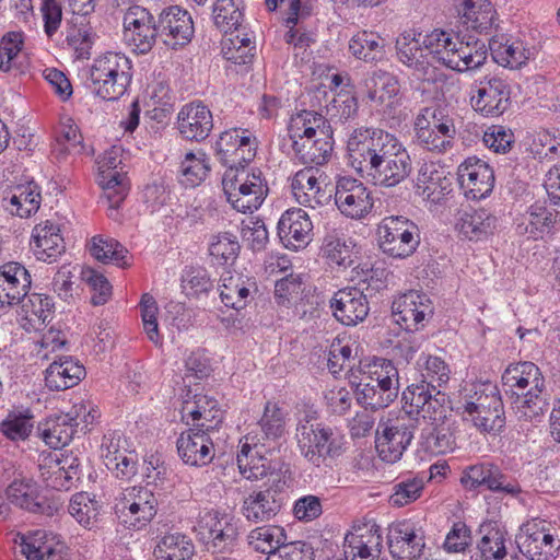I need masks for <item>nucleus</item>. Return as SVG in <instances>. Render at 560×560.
Instances as JSON below:
<instances>
[{
  "label": "nucleus",
  "instance_id": "nucleus-1",
  "mask_svg": "<svg viewBox=\"0 0 560 560\" xmlns=\"http://www.w3.org/2000/svg\"><path fill=\"white\" fill-rule=\"evenodd\" d=\"M347 151L351 166L375 185L397 186L412 171V162L404 144L395 135L381 128H355L349 135Z\"/></svg>",
  "mask_w": 560,
  "mask_h": 560
},
{
  "label": "nucleus",
  "instance_id": "nucleus-2",
  "mask_svg": "<svg viewBox=\"0 0 560 560\" xmlns=\"http://www.w3.org/2000/svg\"><path fill=\"white\" fill-rule=\"evenodd\" d=\"M501 383L512 408L521 418L539 421L548 411L550 395L546 380L534 362L510 363L502 373Z\"/></svg>",
  "mask_w": 560,
  "mask_h": 560
},
{
  "label": "nucleus",
  "instance_id": "nucleus-3",
  "mask_svg": "<svg viewBox=\"0 0 560 560\" xmlns=\"http://www.w3.org/2000/svg\"><path fill=\"white\" fill-rule=\"evenodd\" d=\"M429 48L436 63L457 72L480 68L488 58V48L479 39L464 40L458 34L434 30L429 34Z\"/></svg>",
  "mask_w": 560,
  "mask_h": 560
},
{
  "label": "nucleus",
  "instance_id": "nucleus-4",
  "mask_svg": "<svg viewBox=\"0 0 560 560\" xmlns=\"http://www.w3.org/2000/svg\"><path fill=\"white\" fill-rule=\"evenodd\" d=\"M132 80L131 60L121 52L107 51L94 59L89 89L105 101L122 96Z\"/></svg>",
  "mask_w": 560,
  "mask_h": 560
},
{
  "label": "nucleus",
  "instance_id": "nucleus-5",
  "mask_svg": "<svg viewBox=\"0 0 560 560\" xmlns=\"http://www.w3.org/2000/svg\"><path fill=\"white\" fill-rule=\"evenodd\" d=\"M222 187L226 200L242 213L257 210L269 190L261 171L249 173L245 167L228 168L222 178Z\"/></svg>",
  "mask_w": 560,
  "mask_h": 560
},
{
  "label": "nucleus",
  "instance_id": "nucleus-6",
  "mask_svg": "<svg viewBox=\"0 0 560 560\" xmlns=\"http://www.w3.org/2000/svg\"><path fill=\"white\" fill-rule=\"evenodd\" d=\"M295 431L301 455L316 467L324 464L327 458H337L345 452V436L325 423L312 424L304 421L296 424Z\"/></svg>",
  "mask_w": 560,
  "mask_h": 560
},
{
  "label": "nucleus",
  "instance_id": "nucleus-7",
  "mask_svg": "<svg viewBox=\"0 0 560 560\" xmlns=\"http://www.w3.org/2000/svg\"><path fill=\"white\" fill-rule=\"evenodd\" d=\"M465 419L486 433L500 432L505 425L504 406L499 389L491 383L474 385L463 405Z\"/></svg>",
  "mask_w": 560,
  "mask_h": 560
},
{
  "label": "nucleus",
  "instance_id": "nucleus-8",
  "mask_svg": "<svg viewBox=\"0 0 560 560\" xmlns=\"http://www.w3.org/2000/svg\"><path fill=\"white\" fill-rule=\"evenodd\" d=\"M159 501L148 487L132 486L122 489L115 498L114 513L127 529L145 528L158 513Z\"/></svg>",
  "mask_w": 560,
  "mask_h": 560
},
{
  "label": "nucleus",
  "instance_id": "nucleus-9",
  "mask_svg": "<svg viewBox=\"0 0 560 560\" xmlns=\"http://www.w3.org/2000/svg\"><path fill=\"white\" fill-rule=\"evenodd\" d=\"M378 246L393 258L405 259L416 253L420 245V229L405 215H388L377 225Z\"/></svg>",
  "mask_w": 560,
  "mask_h": 560
},
{
  "label": "nucleus",
  "instance_id": "nucleus-10",
  "mask_svg": "<svg viewBox=\"0 0 560 560\" xmlns=\"http://www.w3.org/2000/svg\"><path fill=\"white\" fill-rule=\"evenodd\" d=\"M516 538L521 552L529 560H556L559 556L558 530L546 520L527 521Z\"/></svg>",
  "mask_w": 560,
  "mask_h": 560
},
{
  "label": "nucleus",
  "instance_id": "nucleus-11",
  "mask_svg": "<svg viewBox=\"0 0 560 560\" xmlns=\"http://www.w3.org/2000/svg\"><path fill=\"white\" fill-rule=\"evenodd\" d=\"M418 419L399 416L396 419L378 423L375 436V447L383 462H398L410 445Z\"/></svg>",
  "mask_w": 560,
  "mask_h": 560
},
{
  "label": "nucleus",
  "instance_id": "nucleus-12",
  "mask_svg": "<svg viewBox=\"0 0 560 560\" xmlns=\"http://www.w3.org/2000/svg\"><path fill=\"white\" fill-rule=\"evenodd\" d=\"M124 40L139 55H145L152 50L158 39V15L154 16L144 7L129 5L122 18Z\"/></svg>",
  "mask_w": 560,
  "mask_h": 560
},
{
  "label": "nucleus",
  "instance_id": "nucleus-13",
  "mask_svg": "<svg viewBox=\"0 0 560 560\" xmlns=\"http://www.w3.org/2000/svg\"><path fill=\"white\" fill-rule=\"evenodd\" d=\"M470 104L485 117H499L511 106V86L498 75H486L472 88Z\"/></svg>",
  "mask_w": 560,
  "mask_h": 560
},
{
  "label": "nucleus",
  "instance_id": "nucleus-14",
  "mask_svg": "<svg viewBox=\"0 0 560 560\" xmlns=\"http://www.w3.org/2000/svg\"><path fill=\"white\" fill-rule=\"evenodd\" d=\"M198 525L208 551L225 553L236 546L238 526L233 516L210 510L200 515Z\"/></svg>",
  "mask_w": 560,
  "mask_h": 560
},
{
  "label": "nucleus",
  "instance_id": "nucleus-15",
  "mask_svg": "<svg viewBox=\"0 0 560 560\" xmlns=\"http://www.w3.org/2000/svg\"><path fill=\"white\" fill-rule=\"evenodd\" d=\"M257 138L244 128L223 131L215 143L220 161L228 167H245L256 156Z\"/></svg>",
  "mask_w": 560,
  "mask_h": 560
},
{
  "label": "nucleus",
  "instance_id": "nucleus-16",
  "mask_svg": "<svg viewBox=\"0 0 560 560\" xmlns=\"http://www.w3.org/2000/svg\"><path fill=\"white\" fill-rule=\"evenodd\" d=\"M158 30L160 40L173 50L188 45L195 34L190 13L179 5H170L159 11Z\"/></svg>",
  "mask_w": 560,
  "mask_h": 560
},
{
  "label": "nucleus",
  "instance_id": "nucleus-17",
  "mask_svg": "<svg viewBox=\"0 0 560 560\" xmlns=\"http://www.w3.org/2000/svg\"><path fill=\"white\" fill-rule=\"evenodd\" d=\"M392 314L402 329L418 331L432 317L433 306L427 294L411 290L393 301Z\"/></svg>",
  "mask_w": 560,
  "mask_h": 560
},
{
  "label": "nucleus",
  "instance_id": "nucleus-18",
  "mask_svg": "<svg viewBox=\"0 0 560 560\" xmlns=\"http://www.w3.org/2000/svg\"><path fill=\"white\" fill-rule=\"evenodd\" d=\"M429 34L420 42L415 34L405 32L396 40L398 60L413 69L423 81H434L436 63L429 48Z\"/></svg>",
  "mask_w": 560,
  "mask_h": 560
},
{
  "label": "nucleus",
  "instance_id": "nucleus-19",
  "mask_svg": "<svg viewBox=\"0 0 560 560\" xmlns=\"http://www.w3.org/2000/svg\"><path fill=\"white\" fill-rule=\"evenodd\" d=\"M335 203L343 215L360 220L372 211L373 198L360 180L340 177L336 183Z\"/></svg>",
  "mask_w": 560,
  "mask_h": 560
},
{
  "label": "nucleus",
  "instance_id": "nucleus-20",
  "mask_svg": "<svg viewBox=\"0 0 560 560\" xmlns=\"http://www.w3.org/2000/svg\"><path fill=\"white\" fill-rule=\"evenodd\" d=\"M182 418L190 428L217 434L223 422V410L215 398L195 394L184 400Z\"/></svg>",
  "mask_w": 560,
  "mask_h": 560
},
{
  "label": "nucleus",
  "instance_id": "nucleus-21",
  "mask_svg": "<svg viewBox=\"0 0 560 560\" xmlns=\"http://www.w3.org/2000/svg\"><path fill=\"white\" fill-rule=\"evenodd\" d=\"M457 179L467 198L481 199L494 187V172L483 160L469 156L457 168Z\"/></svg>",
  "mask_w": 560,
  "mask_h": 560
},
{
  "label": "nucleus",
  "instance_id": "nucleus-22",
  "mask_svg": "<svg viewBox=\"0 0 560 560\" xmlns=\"http://www.w3.org/2000/svg\"><path fill=\"white\" fill-rule=\"evenodd\" d=\"M277 234L281 244L291 250L305 248L313 237V222L302 208L285 210L277 224Z\"/></svg>",
  "mask_w": 560,
  "mask_h": 560
},
{
  "label": "nucleus",
  "instance_id": "nucleus-23",
  "mask_svg": "<svg viewBox=\"0 0 560 560\" xmlns=\"http://www.w3.org/2000/svg\"><path fill=\"white\" fill-rule=\"evenodd\" d=\"M214 435L197 428L182 432L176 441V447L183 463L192 467L210 464L215 456Z\"/></svg>",
  "mask_w": 560,
  "mask_h": 560
},
{
  "label": "nucleus",
  "instance_id": "nucleus-24",
  "mask_svg": "<svg viewBox=\"0 0 560 560\" xmlns=\"http://www.w3.org/2000/svg\"><path fill=\"white\" fill-rule=\"evenodd\" d=\"M329 305L335 318L345 326L362 323L370 312L366 295L357 287H348L335 292Z\"/></svg>",
  "mask_w": 560,
  "mask_h": 560
},
{
  "label": "nucleus",
  "instance_id": "nucleus-25",
  "mask_svg": "<svg viewBox=\"0 0 560 560\" xmlns=\"http://www.w3.org/2000/svg\"><path fill=\"white\" fill-rule=\"evenodd\" d=\"M284 499V493L275 487L254 490L243 499L241 512L248 522H268L281 511Z\"/></svg>",
  "mask_w": 560,
  "mask_h": 560
},
{
  "label": "nucleus",
  "instance_id": "nucleus-26",
  "mask_svg": "<svg viewBox=\"0 0 560 560\" xmlns=\"http://www.w3.org/2000/svg\"><path fill=\"white\" fill-rule=\"evenodd\" d=\"M212 128V113L201 102L186 104L177 114V129L186 140L201 142L209 137Z\"/></svg>",
  "mask_w": 560,
  "mask_h": 560
},
{
  "label": "nucleus",
  "instance_id": "nucleus-27",
  "mask_svg": "<svg viewBox=\"0 0 560 560\" xmlns=\"http://www.w3.org/2000/svg\"><path fill=\"white\" fill-rule=\"evenodd\" d=\"M387 545L394 559L417 560L422 555L424 539L417 534L413 524L399 522L388 527Z\"/></svg>",
  "mask_w": 560,
  "mask_h": 560
},
{
  "label": "nucleus",
  "instance_id": "nucleus-28",
  "mask_svg": "<svg viewBox=\"0 0 560 560\" xmlns=\"http://www.w3.org/2000/svg\"><path fill=\"white\" fill-rule=\"evenodd\" d=\"M32 278L28 270L16 261L0 267V307L19 304L30 291Z\"/></svg>",
  "mask_w": 560,
  "mask_h": 560
},
{
  "label": "nucleus",
  "instance_id": "nucleus-29",
  "mask_svg": "<svg viewBox=\"0 0 560 560\" xmlns=\"http://www.w3.org/2000/svg\"><path fill=\"white\" fill-rule=\"evenodd\" d=\"M42 477L47 487L58 491H69L82 478L81 459L71 453L62 454L54 465L42 468Z\"/></svg>",
  "mask_w": 560,
  "mask_h": 560
},
{
  "label": "nucleus",
  "instance_id": "nucleus-30",
  "mask_svg": "<svg viewBox=\"0 0 560 560\" xmlns=\"http://www.w3.org/2000/svg\"><path fill=\"white\" fill-rule=\"evenodd\" d=\"M86 375L85 368L71 355L55 359L45 370V385L60 392L78 385Z\"/></svg>",
  "mask_w": 560,
  "mask_h": 560
},
{
  "label": "nucleus",
  "instance_id": "nucleus-31",
  "mask_svg": "<svg viewBox=\"0 0 560 560\" xmlns=\"http://www.w3.org/2000/svg\"><path fill=\"white\" fill-rule=\"evenodd\" d=\"M559 228L560 210L551 211L542 205L534 203L518 219L516 230L520 234L538 240L545 234H552Z\"/></svg>",
  "mask_w": 560,
  "mask_h": 560
},
{
  "label": "nucleus",
  "instance_id": "nucleus-32",
  "mask_svg": "<svg viewBox=\"0 0 560 560\" xmlns=\"http://www.w3.org/2000/svg\"><path fill=\"white\" fill-rule=\"evenodd\" d=\"M30 244L35 257L49 264L56 260L66 248L59 225L50 221L35 225Z\"/></svg>",
  "mask_w": 560,
  "mask_h": 560
},
{
  "label": "nucleus",
  "instance_id": "nucleus-33",
  "mask_svg": "<svg viewBox=\"0 0 560 560\" xmlns=\"http://www.w3.org/2000/svg\"><path fill=\"white\" fill-rule=\"evenodd\" d=\"M21 320L25 330H39L52 319L55 303L52 298L42 293H26L19 302Z\"/></svg>",
  "mask_w": 560,
  "mask_h": 560
},
{
  "label": "nucleus",
  "instance_id": "nucleus-34",
  "mask_svg": "<svg viewBox=\"0 0 560 560\" xmlns=\"http://www.w3.org/2000/svg\"><path fill=\"white\" fill-rule=\"evenodd\" d=\"M460 23L479 34H490L497 28V11L489 0H463L458 10Z\"/></svg>",
  "mask_w": 560,
  "mask_h": 560
},
{
  "label": "nucleus",
  "instance_id": "nucleus-35",
  "mask_svg": "<svg viewBox=\"0 0 560 560\" xmlns=\"http://www.w3.org/2000/svg\"><path fill=\"white\" fill-rule=\"evenodd\" d=\"M334 133L330 122L322 114L314 110H301L291 116L288 125V135L291 142L304 140L315 136Z\"/></svg>",
  "mask_w": 560,
  "mask_h": 560
},
{
  "label": "nucleus",
  "instance_id": "nucleus-36",
  "mask_svg": "<svg viewBox=\"0 0 560 560\" xmlns=\"http://www.w3.org/2000/svg\"><path fill=\"white\" fill-rule=\"evenodd\" d=\"M482 536L478 540L471 560H518L516 555L508 551L511 544L506 533L498 527L487 526L481 529Z\"/></svg>",
  "mask_w": 560,
  "mask_h": 560
},
{
  "label": "nucleus",
  "instance_id": "nucleus-37",
  "mask_svg": "<svg viewBox=\"0 0 560 560\" xmlns=\"http://www.w3.org/2000/svg\"><path fill=\"white\" fill-rule=\"evenodd\" d=\"M382 536L372 528L365 534L348 533L345 537L343 553L347 560H380Z\"/></svg>",
  "mask_w": 560,
  "mask_h": 560
},
{
  "label": "nucleus",
  "instance_id": "nucleus-38",
  "mask_svg": "<svg viewBox=\"0 0 560 560\" xmlns=\"http://www.w3.org/2000/svg\"><path fill=\"white\" fill-rule=\"evenodd\" d=\"M294 156L305 165L322 166L326 164L332 153V133L315 136L304 140H294L291 144Z\"/></svg>",
  "mask_w": 560,
  "mask_h": 560
},
{
  "label": "nucleus",
  "instance_id": "nucleus-39",
  "mask_svg": "<svg viewBox=\"0 0 560 560\" xmlns=\"http://www.w3.org/2000/svg\"><path fill=\"white\" fill-rule=\"evenodd\" d=\"M96 33L88 16L72 15L66 28V47L73 51L77 59H89Z\"/></svg>",
  "mask_w": 560,
  "mask_h": 560
},
{
  "label": "nucleus",
  "instance_id": "nucleus-40",
  "mask_svg": "<svg viewBox=\"0 0 560 560\" xmlns=\"http://www.w3.org/2000/svg\"><path fill=\"white\" fill-rule=\"evenodd\" d=\"M418 192L432 202H439L443 196L451 191V179L446 172L438 164L424 163L417 177Z\"/></svg>",
  "mask_w": 560,
  "mask_h": 560
},
{
  "label": "nucleus",
  "instance_id": "nucleus-41",
  "mask_svg": "<svg viewBox=\"0 0 560 560\" xmlns=\"http://www.w3.org/2000/svg\"><path fill=\"white\" fill-rule=\"evenodd\" d=\"M349 52L358 60L376 65L386 57V39L371 31H360L349 40Z\"/></svg>",
  "mask_w": 560,
  "mask_h": 560
},
{
  "label": "nucleus",
  "instance_id": "nucleus-42",
  "mask_svg": "<svg viewBox=\"0 0 560 560\" xmlns=\"http://www.w3.org/2000/svg\"><path fill=\"white\" fill-rule=\"evenodd\" d=\"M497 218L485 208L465 210L457 223L459 234L469 241H480L492 234Z\"/></svg>",
  "mask_w": 560,
  "mask_h": 560
},
{
  "label": "nucleus",
  "instance_id": "nucleus-43",
  "mask_svg": "<svg viewBox=\"0 0 560 560\" xmlns=\"http://www.w3.org/2000/svg\"><path fill=\"white\" fill-rule=\"evenodd\" d=\"M366 97L376 105L390 106L399 91L400 84L393 73L377 69L372 71L364 80Z\"/></svg>",
  "mask_w": 560,
  "mask_h": 560
},
{
  "label": "nucleus",
  "instance_id": "nucleus-44",
  "mask_svg": "<svg viewBox=\"0 0 560 560\" xmlns=\"http://www.w3.org/2000/svg\"><path fill=\"white\" fill-rule=\"evenodd\" d=\"M489 49L493 60L505 68H520L530 58V50L525 48L523 42L511 40L504 35L492 36L489 39Z\"/></svg>",
  "mask_w": 560,
  "mask_h": 560
},
{
  "label": "nucleus",
  "instance_id": "nucleus-45",
  "mask_svg": "<svg viewBox=\"0 0 560 560\" xmlns=\"http://www.w3.org/2000/svg\"><path fill=\"white\" fill-rule=\"evenodd\" d=\"M37 432L50 448L58 450L68 445L79 431L71 422V418L61 412L49 416L45 421L39 422Z\"/></svg>",
  "mask_w": 560,
  "mask_h": 560
},
{
  "label": "nucleus",
  "instance_id": "nucleus-46",
  "mask_svg": "<svg viewBox=\"0 0 560 560\" xmlns=\"http://www.w3.org/2000/svg\"><path fill=\"white\" fill-rule=\"evenodd\" d=\"M21 548L27 560H68L66 546L45 532H36Z\"/></svg>",
  "mask_w": 560,
  "mask_h": 560
},
{
  "label": "nucleus",
  "instance_id": "nucleus-47",
  "mask_svg": "<svg viewBox=\"0 0 560 560\" xmlns=\"http://www.w3.org/2000/svg\"><path fill=\"white\" fill-rule=\"evenodd\" d=\"M254 285L253 281L242 275H232L228 271L221 277L220 298L225 306L236 311L243 310L252 299L250 289Z\"/></svg>",
  "mask_w": 560,
  "mask_h": 560
},
{
  "label": "nucleus",
  "instance_id": "nucleus-48",
  "mask_svg": "<svg viewBox=\"0 0 560 560\" xmlns=\"http://www.w3.org/2000/svg\"><path fill=\"white\" fill-rule=\"evenodd\" d=\"M155 560H191L195 555L192 540L182 533L166 534L154 547Z\"/></svg>",
  "mask_w": 560,
  "mask_h": 560
},
{
  "label": "nucleus",
  "instance_id": "nucleus-49",
  "mask_svg": "<svg viewBox=\"0 0 560 560\" xmlns=\"http://www.w3.org/2000/svg\"><path fill=\"white\" fill-rule=\"evenodd\" d=\"M425 479L422 474L399 476L389 497L392 506L401 508L417 501L423 493Z\"/></svg>",
  "mask_w": 560,
  "mask_h": 560
},
{
  "label": "nucleus",
  "instance_id": "nucleus-50",
  "mask_svg": "<svg viewBox=\"0 0 560 560\" xmlns=\"http://www.w3.org/2000/svg\"><path fill=\"white\" fill-rule=\"evenodd\" d=\"M368 378L374 382L376 387H382L392 392V395L398 397L399 393V373L394 363L385 358L374 357L366 365Z\"/></svg>",
  "mask_w": 560,
  "mask_h": 560
},
{
  "label": "nucleus",
  "instance_id": "nucleus-51",
  "mask_svg": "<svg viewBox=\"0 0 560 560\" xmlns=\"http://www.w3.org/2000/svg\"><path fill=\"white\" fill-rule=\"evenodd\" d=\"M241 245L235 234L219 232L210 237L209 255L214 265H233L238 257Z\"/></svg>",
  "mask_w": 560,
  "mask_h": 560
},
{
  "label": "nucleus",
  "instance_id": "nucleus-52",
  "mask_svg": "<svg viewBox=\"0 0 560 560\" xmlns=\"http://www.w3.org/2000/svg\"><path fill=\"white\" fill-rule=\"evenodd\" d=\"M215 26L225 34L238 31L244 19L243 0H217L212 8Z\"/></svg>",
  "mask_w": 560,
  "mask_h": 560
},
{
  "label": "nucleus",
  "instance_id": "nucleus-53",
  "mask_svg": "<svg viewBox=\"0 0 560 560\" xmlns=\"http://www.w3.org/2000/svg\"><path fill=\"white\" fill-rule=\"evenodd\" d=\"M91 255L104 264H115L121 268L130 266L128 249L114 238H105L101 235L92 238Z\"/></svg>",
  "mask_w": 560,
  "mask_h": 560
},
{
  "label": "nucleus",
  "instance_id": "nucleus-54",
  "mask_svg": "<svg viewBox=\"0 0 560 560\" xmlns=\"http://www.w3.org/2000/svg\"><path fill=\"white\" fill-rule=\"evenodd\" d=\"M209 172L205 153L187 152L179 165L178 180L186 188H195L206 179Z\"/></svg>",
  "mask_w": 560,
  "mask_h": 560
},
{
  "label": "nucleus",
  "instance_id": "nucleus-55",
  "mask_svg": "<svg viewBox=\"0 0 560 560\" xmlns=\"http://www.w3.org/2000/svg\"><path fill=\"white\" fill-rule=\"evenodd\" d=\"M248 544L257 552L266 553L280 549L287 545V534L280 526L266 525L253 529L248 535Z\"/></svg>",
  "mask_w": 560,
  "mask_h": 560
},
{
  "label": "nucleus",
  "instance_id": "nucleus-56",
  "mask_svg": "<svg viewBox=\"0 0 560 560\" xmlns=\"http://www.w3.org/2000/svg\"><path fill=\"white\" fill-rule=\"evenodd\" d=\"M8 500L24 510L37 512L40 510L38 502V486L31 479H14L7 488Z\"/></svg>",
  "mask_w": 560,
  "mask_h": 560
},
{
  "label": "nucleus",
  "instance_id": "nucleus-57",
  "mask_svg": "<svg viewBox=\"0 0 560 560\" xmlns=\"http://www.w3.org/2000/svg\"><path fill=\"white\" fill-rule=\"evenodd\" d=\"M435 387H438L435 384L429 383L427 380L407 386L401 394L402 411L405 413L402 417L418 419Z\"/></svg>",
  "mask_w": 560,
  "mask_h": 560
},
{
  "label": "nucleus",
  "instance_id": "nucleus-58",
  "mask_svg": "<svg viewBox=\"0 0 560 560\" xmlns=\"http://www.w3.org/2000/svg\"><path fill=\"white\" fill-rule=\"evenodd\" d=\"M357 402L365 410L377 411L388 407L396 400L392 392L382 387H376L374 382H360L354 389Z\"/></svg>",
  "mask_w": 560,
  "mask_h": 560
},
{
  "label": "nucleus",
  "instance_id": "nucleus-59",
  "mask_svg": "<svg viewBox=\"0 0 560 560\" xmlns=\"http://www.w3.org/2000/svg\"><path fill=\"white\" fill-rule=\"evenodd\" d=\"M34 428L30 410L10 411L0 423V431L11 441H25Z\"/></svg>",
  "mask_w": 560,
  "mask_h": 560
},
{
  "label": "nucleus",
  "instance_id": "nucleus-60",
  "mask_svg": "<svg viewBox=\"0 0 560 560\" xmlns=\"http://www.w3.org/2000/svg\"><path fill=\"white\" fill-rule=\"evenodd\" d=\"M287 416V412L277 402H266L258 424L267 440H278L284 435Z\"/></svg>",
  "mask_w": 560,
  "mask_h": 560
},
{
  "label": "nucleus",
  "instance_id": "nucleus-61",
  "mask_svg": "<svg viewBox=\"0 0 560 560\" xmlns=\"http://www.w3.org/2000/svg\"><path fill=\"white\" fill-rule=\"evenodd\" d=\"M182 287L186 295L200 298L214 288L208 270L200 266L187 267L182 275Z\"/></svg>",
  "mask_w": 560,
  "mask_h": 560
},
{
  "label": "nucleus",
  "instance_id": "nucleus-62",
  "mask_svg": "<svg viewBox=\"0 0 560 560\" xmlns=\"http://www.w3.org/2000/svg\"><path fill=\"white\" fill-rule=\"evenodd\" d=\"M322 253L330 264H336L339 267L348 268L353 262L351 246L336 231L326 234L324 237Z\"/></svg>",
  "mask_w": 560,
  "mask_h": 560
},
{
  "label": "nucleus",
  "instance_id": "nucleus-63",
  "mask_svg": "<svg viewBox=\"0 0 560 560\" xmlns=\"http://www.w3.org/2000/svg\"><path fill=\"white\" fill-rule=\"evenodd\" d=\"M39 205L40 194L27 185L18 188V192L9 198V205L5 208L11 214L28 218L39 209Z\"/></svg>",
  "mask_w": 560,
  "mask_h": 560
},
{
  "label": "nucleus",
  "instance_id": "nucleus-64",
  "mask_svg": "<svg viewBox=\"0 0 560 560\" xmlns=\"http://www.w3.org/2000/svg\"><path fill=\"white\" fill-rule=\"evenodd\" d=\"M101 505L88 493H75L69 504V513L84 527L91 528L98 518Z\"/></svg>",
  "mask_w": 560,
  "mask_h": 560
}]
</instances>
